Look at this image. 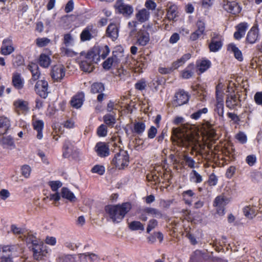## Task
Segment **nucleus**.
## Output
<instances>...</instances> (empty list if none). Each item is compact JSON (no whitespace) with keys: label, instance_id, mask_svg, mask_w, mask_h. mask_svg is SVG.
Here are the masks:
<instances>
[{"label":"nucleus","instance_id":"f257e3e1","mask_svg":"<svg viewBox=\"0 0 262 262\" xmlns=\"http://www.w3.org/2000/svg\"><path fill=\"white\" fill-rule=\"evenodd\" d=\"M198 133L192 134L190 132H185L180 128H173L171 139L174 144L180 147H188L195 145L199 142Z\"/></svg>","mask_w":262,"mask_h":262},{"label":"nucleus","instance_id":"f03ea898","mask_svg":"<svg viewBox=\"0 0 262 262\" xmlns=\"http://www.w3.org/2000/svg\"><path fill=\"white\" fill-rule=\"evenodd\" d=\"M132 207L130 203L124 202L121 204L107 205L105 206L104 209L113 223H119L129 212Z\"/></svg>","mask_w":262,"mask_h":262},{"label":"nucleus","instance_id":"7ed1b4c3","mask_svg":"<svg viewBox=\"0 0 262 262\" xmlns=\"http://www.w3.org/2000/svg\"><path fill=\"white\" fill-rule=\"evenodd\" d=\"M128 97L123 96L118 101V103H115L110 101L107 105V110L112 112L114 115L120 114L125 115L133 113L132 106L128 105Z\"/></svg>","mask_w":262,"mask_h":262},{"label":"nucleus","instance_id":"20e7f679","mask_svg":"<svg viewBox=\"0 0 262 262\" xmlns=\"http://www.w3.org/2000/svg\"><path fill=\"white\" fill-rule=\"evenodd\" d=\"M118 148L119 152L115 154L111 163L118 169L123 170L128 166L129 157L126 150L120 149V147Z\"/></svg>","mask_w":262,"mask_h":262},{"label":"nucleus","instance_id":"39448f33","mask_svg":"<svg viewBox=\"0 0 262 262\" xmlns=\"http://www.w3.org/2000/svg\"><path fill=\"white\" fill-rule=\"evenodd\" d=\"M110 52L107 46H95L88 52L89 59L93 60V62H98L100 58L105 59Z\"/></svg>","mask_w":262,"mask_h":262},{"label":"nucleus","instance_id":"423d86ee","mask_svg":"<svg viewBox=\"0 0 262 262\" xmlns=\"http://www.w3.org/2000/svg\"><path fill=\"white\" fill-rule=\"evenodd\" d=\"M174 163L178 164L182 167L187 166L191 169L196 167L195 160L185 151L178 155L177 159H174Z\"/></svg>","mask_w":262,"mask_h":262},{"label":"nucleus","instance_id":"0eeeda50","mask_svg":"<svg viewBox=\"0 0 262 262\" xmlns=\"http://www.w3.org/2000/svg\"><path fill=\"white\" fill-rule=\"evenodd\" d=\"M116 11L123 16L128 17L133 13V8L132 6L125 4L123 0H117L114 5Z\"/></svg>","mask_w":262,"mask_h":262},{"label":"nucleus","instance_id":"6e6552de","mask_svg":"<svg viewBox=\"0 0 262 262\" xmlns=\"http://www.w3.org/2000/svg\"><path fill=\"white\" fill-rule=\"evenodd\" d=\"M226 199L222 195L217 196L213 203V206L216 208V213L220 216L225 214V206L227 202Z\"/></svg>","mask_w":262,"mask_h":262},{"label":"nucleus","instance_id":"1a4fd4ad","mask_svg":"<svg viewBox=\"0 0 262 262\" xmlns=\"http://www.w3.org/2000/svg\"><path fill=\"white\" fill-rule=\"evenodd\" d=\"M189 99L188 93L184 90H180L174 95L172 104L175 106H181L187 103Z\"/></svg>","mask_w":262,"mask_h":262},{"label":"nucleus","instance_id":"9d476101","mask_svg":"<svg viewBox=\"0 0 262 262\" xmlns=\"http://www.w3.org/2000/svg\"><path fill=\"white\" fill-rule=\"evenodd\" d=\"M66 69L62 64H57L53 67L51 75L55 81H60L65 76Z\"/></svg>","mask_w":262,"mask_h":262},{"label":"nucleus","instance_id":"9b49d317","mask_svg":"<svg viewBox=\"0 0 262 262\" xmlns=\"http://www.w3.org/2000/svg\"><path fill=\"white\" fill-rule=\"evenodd\" d=\"M48 83L44 80L37 81L35 85V90L36 93L43 98H46L48 96L49 92Z\"/></svg>","mask_w":262,"mask_h":262},{"label":"nucleus","instance_id":"f8f14e48","mask_svg":"<svg viewBox=\"0 0 262 262\" xmlns=\"http://www.w3.org/2000/svg\"><path fill=\"white\" fill-rule=\"evenodd\" d=\"M95 149L99 157L105 158L110 155V147L107 143L99 142L95 145Z\"/></svg>","mask_w":262,"mask_h":262},{"label":"nucleus","instance_id":"ddd939ff","mask_svg":"<svg viewBox=\"0 0 262 262\" xmlns=\"http://www.w3.org/2000/svg\"><path fill=\"white\" fill-rule=\"evenodd\" d=\"M219 85L216 86V104L214 109L215 112L217 115H223L224 113V106H223V93L219 91Z\"/></svg>","mask_w":262,"mask_h":262},{"label":"nucleus","instance_id":"4468645a","mask_svg":"<svg viewBox=\"0 0 262 262\" xmlns=\"http://www.w3.org/2000/svg\"><path fill=\"white\" fill-rule=\"evenodd\" d=\"M223 8L225 10L234 15L238 14L241 10L239 6L235 2L224 1Z\"/></svg>","mask_w":262,"mask_h":262},{"label":"nucleus","instance_id":"2eb2a0df","mask_svg":"<svg viewBox=\"0 0 262 262\" xmlns=\"http://www.w3.org/2000/svg\"><path fill=\"white\" fill-rule=\"evenodd\" d=\"M136 38V45L145 46L149 41V34L145 30H140L137 33Z\"/></svg>","mask_w":262,"mask_h":262},{"label":"nucleus","instance_id":"dca6fc26","mask_svg":"<svg viewBox=\"0 0 262 262\" xmlns=\"http://www.w3.org/2000/svg\"><path fill=\"white\" fill-rule=\"evenodd\" d=\"M84 100V94L82 92L78 93L74 96L70 101L71 106L75 108H80Z\"/></svg>","mask_w":262,"mask_h":262},{"label":"nucleus","instance_id":"f3484780","mask_svg":"<svg viewBox=\"0 0 262 262\" xmlns=\"http://www.w3.org/2000/svg\"><path fill=\"white\" fill-rule=\"evenodd\" d=\"M150 13L148 10L143 8L139 10L135 14L136 21L141 24L143 23L149 19Z\"/></svg>","mask_w":262,"mask_h":262},{"label":"nucleus","instance_id":"a211bd4d","mask_svg":"<svg viewBox=\"0 0 262 262\" xmlns=\"http://www.w3.org/2000/svg\"><path fill=\"white\" fill-rule=\"evenodd\" d=\"M258 35L259 31L257 27L253 26L248 32L246 40L249 43H254L257 40Z\"/></svg>","mask_w":262,"mask_h":262},{"label":"nucleus","instance_id":"6ab92c4d","mask_svg":"<svg viewBox=\"0 0 262 262\" xmlns=\"http://www.w3.org/2000/svg\"><path fill=\"white\" fill-rule=\"evenodd\" d=\"M88 53L86 55V59L82 61L80 63V68L82 71L85 72L90 73L92 72L94 69V64L97 62H93V60L89 59Z\"/></svg>","mask_w":262,"mask_h":262},{"label":"nucleus","instance_id":"aec40b11","mask_svg":"<svg viewBox=\"0 0 262 262\" xmlns=\"http://www.w3.org/2000/svg\"><path fill=\"white\" fill-rule=\"evenodd\" d=\"M14 105L19 113L26 114L28 112V102L18 99L14 102Z\"/></svg>","mask_w":262,"mask_h":262},{"label":"nucleus","instance_id":"412c9836","mask_svg":"<svg viewBox=\"0 0 262 262\" xmlns=\"http://www.w3.org/2000/svg\"><path fill=\"white\" fill-rule=\"evenodd\" d=\"M222 43L217 35H215L211 38L209 44L210 51L215 52L222 47Z\"/></svg>","mask_w":262,"mask_h":262},{"label":"nucleus","instance_id":"4be33fe9","mask_svg":"<svg viewBox=\"0 0 262 262\" xmlns=\"http://www.w3.org/2000/svg\"><path fill=\"white\" fill-rule=\"evenodd\" d=\"M12 83L14 87L17 90H20L23 88L24 80L20 74L17 72L13 74Z\"/></svg>","mask_w":262,"mask_h":262},{"label":"nucleus","instance_id":"5701e85b","mask_svg":"<svg viewBox=\"0 0 262 262\" xmlns=\"http://www.w3.org/2000/svg\"><path fill=\"white\" fill-rule=\"evenodd\" d=\"M33 129L37 131L36 138L41 140L43 138L42 130L44 127V122L40 120H37L32 123Z\"/></svg>","mask_w":262,"mask_h":262},{"label":"nucleus","instance_id":"b1692460","mask_svg":"<svg viewBox=\"0 0 262 262\" xmlns=\"http://www.w3.org/2000/svg\"><path fill=\"white\" fill-rule=\"evenodd\" d=\"M10 123L9 120L4 116H0V136L5 134L9 128Z\"/></svg>","mask_w":262,"mask_h":262},{"label":"nucleus","instance_id":"393cba45","mask_svg":"<svg viewBox=\"0 0 262 262\" xmlns=\"http://www.w3.org/2000/svg\"><path fill=\"white\" fill-rule=\"evenodd\" d=\"M61 195L63 198L66 199L71 203H74L77 201L74 194L67 187H64L61 188Z\"/></svg>","mask_w":262,"mask_h":262},{"label":"nucleus","instance_id":"a878e982","mask_svg":"<svg viewBox=\"0 0 262 262\" xmlns=\"http://www.w3.org/2000/svg\"><path fill=\"white\" fill-rule=\"evenodd\" d=\"M144 211L148 215H151L152 217L159 219H163L165 217V214L160 210L152 207H145L144 208Z\"/></svg>","mask_w":262,"mask_h":262},{"label":"nucleus","instance_id":"bb28decb","mask_svg":"<svg viewBox=\"0 0 262 262\" xmlns=\"http://www.w3.org/2000/svg\"><path fill=\"white\" fill-rule=\"evenodd\" d=\"M80 262H96L98 256L94 253H85L79 254Z\"/></svg>","mask_w":262,"mask_h":262},{"label":"nucleus","instance_id":"cd10ccee","mask_svg":"<svg viewBox=\"0 0 262 262\" xmlns=\"http://www.w3.org/2000/svg\"><path fill=\"white\" fill-rule=\"evenodd\" d=\"M248 25L246 23H242L238 24L237 27V31L234 33V36L236 39H239L245 34L246 31L247 29Z\"/></svg>","mask_w":262,"mask_h":262},{"label":"nucleus","instance_id":"c85d7f7f","mask_svg":"<svg viewBox=\"0 0 262 262\" xmlns=\"http://www.w3.org/2000/svg\"><path fill=\"white\" fill-rule=\"evenodd\" d=\"M106 33L113 40L117 39L118 36V29L117 25L113 23L110 24L107 27Z\"/></svg>","mask_w":262,"mask_h":262},{"label":"nucleus","instance_id":"c756f323","mask_svg":"<svg viewBox=\"0 0 262 262\" xmlns=\"http://www.w3.org/2000/svg\"><path fill=\"white\" fill-rule=\"evenodd\" d=\"M13 51L14 48L12 47L10 40L8 39L4 40L1 47L2 54L5 55H9Z\"/></svg>","mask_w":262,"mask_h":262},{"label":"nucleus","instance_id":"7c9ffc66","mask_svg":"<svg viewBox=\"0 0 262 262\" xmlns=\"http://www.w3.org/2000/svg\"><path fill=\"white\" fill-rule=\"evenodd\" d=\"M202 134L204 137L210 142H213L216 138V134L215 130L211 126L208 127L207 129H205Z\"/></svg>","mask_w":262,"mask_h":262},{"label":"nucleus","instance_id":"2f4dec72","mask_svg":"<svg viewBox=\"0 0 262 262\" xmlns=\"http://www.w3.org/2000/svg\"><path fill=\"white\" fill-rule=\"evenodd\" d=\"M12 256V248L9 245H0V258Z\"/></svg>","mask_w":262,"mask_h":262},{"label":"nucleus","instance_id":"473e14b6","mask_svg":"<svg viewBox=\"0 0 262 262\" xmlns=\"http://www.w3.org/2000/svg\"><path fill=\"white\" fill-rule=\"evenodd\" d=\"M57 262H78L76 255L75 254H63L59 256L56 258Z\"/></svg>","mask_w":262,"mask_h":262},{"label":"nucleus","instance_id":"72a5a7b5","mask_svg":"<svg viewBox=\"0 0 262 262\" xmlns=\"http://www.w3.org/2000/svg\"><path fill=\"white\" fill-rule=\"evenodd\" d=\"M74 148L73 145L69 140H66L63 144L62 156L64 158H69V151Z\"/></svg>","mask_w":262,"mask_h":262},{"label":"nucleus","instance_id":"f704fd0d","mask_svg":"<svg viewBox=\"0 0 262 262\" xmlns=\"http://www.w3.org/2000/svg\"><path fill=\"white\" fill-rule=\"evenodd\" d=\"M1 142L4 148L12 149L15 147L13 138L10 136L4 137Z\"/></svg>","mask_w":262,"mask_h":262},{"label":"nucleus","instance_id":"c9c22d12","mask_svg":"<svg viewBox=\"0 0 262 262\" xmlns=\"http://www.w3.org/2000/svg\"><path fill=\"white\" fill-rule=\"evenodd\" d=\"M178 7L172 5L168 7L167 9V17L169 20H173L178 16Z\"/></svg>","mask_w":262,"mask_h":262},{"label":"nucleus","instance_id":"e433bc0d","mask_svg":"<svg viewBox=\"0 0 262 262\" xmlns=\"http://www.w3.org/2000/svg\"><path fill=\"white\" fill-rule=\"evenodd\" d=\"M192 89L194 91L196 92L195 94L200 100L203 101L205 100L206 96V93L204 87L200 85H196L194 86H192Z\"/></svg>","mask_w":262,"mask_h":262},{"label":"nucleus","instance_id":"4c0bfd02","mask_svg":"<svg viewBox=\"0 0 262 262\" xmlns=\"http://www.w3.org/2000/svg\"><path fill=\"white\" fill-rule=\"evenodd\" d=\"M28 68L32 73V79L33 80H37L40 77V72L39 71V68L37 64L32 63L30 64Z\"/></svg>","mask_w":262,"mask_h":262},{"label":"nucleus","instance_id":"58836bf2","mask_svg":"<svg viewBox=\"0 0 262 262\" xmlns=\"http://www.w3.org/2000/svg\"><path fill=\"white\" fill-rule=\"evenodd\" d=\"M51 59L49 55L42 53L40 55L39 58V65L45 68H48L51 64Z\"/></svg>","mask_w":262,"mask_h":262},{"label":"nucleus","instance_id":"ea45409f","mask_svg":"<svg viewBox=\"0 0 262 262\" xmlns=\"http://www.w3.org/2000/svg\"><path fill=\"white\" fill-rule=\"evenodd\" d=\"M163 234L162 232H154L152 234L150 235L147 237V241L148 243L150 244L154 243L156 241V239L157 238L160 243H162L163 241Z\"/></svg>","mask_w":262,"mask_h":262},{"label":"nucleus","instance_id":"a19ab883","mask_svg":"<svg viewBox=\"0 0 262 262\" xmlns=\"http://www.w3.org/2000/svg\"><path fill=\"white\" fill-rule=\"evenodd\" d=\"M228 50L234 53L235 57L239 61L243 60V55L241 51L233 43H230L228 46Z\"/></svg>","mask_w":262,"mask_h":262},{"label":"nucleus","instance_id":"79ce46f5","mask_svg":"<svg viewBox=\"0 0 262 262\" xmlns=\"http://www.w3.org/2000/svg\"><path fill=\"white\" fill-rule=\"evenodd\" d=\"M189 180L191 182L198 184L203 181V178L195 170L192 169L189 174Z\"/></svg>","mask_w":262,"mask_h":262},{"label":"nucleus","instance_id":"37998d69","mask_svg":"<svg viewBox=\"0 0 262 262\" xmlns=\"http://www.w3.org/2000/svg\"><path fill=\"white\" fill-rule=\"evenodd\" d=\"M145 124L143 122H135L133 132L138 135H141L145 131Z\"/></svg>","mask_w":262,"mask_h":262},{"label":"nucleus","instance_id":"c03bdc74","mask_svg":"<svg viewBox=\"0 0 262 262\" xmlns=\"http://www.w3.org/2000/svg\"><path fill=\"white\" fill-rule=\"evenodd\" d=\"M191 55L189 53L184 54L181 58L178 59L172 64V67L176 69L182 66L188 59L190 58Z\"/></svg>","mask_w":262,"mask_h":262},{"label":"nucleus","instance_id":"a18cd8bd","mask_svg":"<svg viewBox=\"0 0 262 262\" xmlns=\"http://www.w3.org/2000/svg\"><path fill=\"white\" fill-rule=\"evenodd\" d=\"M92 29V27H88L82 31L80 34V38L82 41H84L91 39L92 34L91 32Z\"/></svg>","mask_w":262,"mask_h":262},{"label":"nucleus","instance_id":"49530a36","mask_svg":"<svg viewBox=\"0 0 262 262\" xmlns=\"http://www.w3.org/2000/svg\"><path fill=\"white\" fill-rule=\"evenodd\" d=\"M128 227L132 231H143L144 230V225L140 222L136 221L131 222L129 224Z\"/></svg>","mask_w":262,"mask_h":262},{"label":"nucleus","instance_id":"de8ad7c7","mask_svg":"<svg viewBox=\"0 0 262 262\" xmlns=\"http://www.w3.org/2000/svg\"><path fill=\"white\" fill-rule=\"evenodd\" d=\"M238 102V98L235 95L228 96L226 100V105L228 107L231 108L237 105Z\"/></svg>","mask_w":262,"mask_h":262},{"label":"nucleus","instance_id":"09e8293b","mask_svg":"<svg viewBox=\"0 0 262 262\" xmlns=\"http://www.w3.org/2000/svg\"><path fill=\"white\" fill-rule=\"evenodd\" d=\"M197 64L198 69L201 73H203L207 70L211 65V63L208 60H202L198 62Z\"/></svg>","mask_w":262,"mask_h":262},{"label":"nucleus","instance_id":"8fccbe9b","mask_svg":"<svg viewBox=\"0 0 262 262\" xmlns=\"http://www.w3.org/2000/svg\"><path fill=\"white\" fill-rule=\"evenodd\" d=\"M103 121L108 127L112 128L116 122V119L115 116H104Z\"/></svg>","mask_w":262,"mask_h":262},{"label":"nucleus","instance_id":"3c124183","mask_svg":"<svg viewBox=\"0 0 262 262\" xmlns=\"http://www.w3.org/2000/svg\"><path fill=\"white\" fill-rule=\"evenodd\" d=\"M105 171V167L103 165L96 164L94 165L91 170L93 173H97L99 175H103Z\"/></svg>","mask_w":262,"mask_h":262},{"label":"nucleus","instance_id":"603ef678","mask_svg":"<svg viewBox=\"0 0 262 262\" xmlns=\"http://www.w3.org/2000/svg\"><path fill=\"white\" fill-rule=\"evenodd\" d=\"M104 90V85L101 83H94L91 86V92L94 94L102 93Z\"/></svg>","mask_w":262,"mask_h":262},{"label":"nucleus","instance_id":"864d4df0","mask_svg":"<svg viewBox=\"0 0 262 262\" xmlns=\"http://www.w3.org/2000/svg\"><path fill=\"white\" fill-rule=\"evenodd\" d=\"M43 243L39 241L38 242L36 243L35 244L31 245L29 247V248H31L33 253V257H37L38 253L37 252L38 250H40L41 248H43Z\"/></svg>","mask_w":262,"mask_h":262},{"label":"nucleus","instance_id":"5fc2aeb1","mask_svg":"<svg viewBox=\"0 0 262 262\" xmlns=\"http://www.w3.org/2000/svg\"><path fill=\"white\" fill-rule=\"evenodd\" d=\"M117 57L116 56H113L111 57L107 58L103 63V67L105 69H110L113 63L117 61Z\"/></svg>","mask_w":262,"mask_h":262},{"label":"nucleus","instance_id":"6e6d98bb","mask_svg":"<svg viewBox=\"0 0 262 262\" xmlns=\"http://www.w3.org/2000/svg\"><path fill=\"white\" fill-rule=\"evenodd\" d=\"M31 170V167L27 164L23 165L21 167V173L25 178H29Z\"/></svg>","mask_w":262,"mask_h":262},{"label":"nucleus","instance_id":"4d7b16f0","mask_svg":"<svg viewBox=\"0 0 262 262\" xmlns=\"http://www.w3.org/2000/svg\"><path fill=\"white\" fill-rule=\"evenodd\" d=\"M51 40L47 37L38 38L36 39V45L38 47H43L50 43Z\"/></svg>","mask_w":262,"mask_h":262},{"label":"nucleus","instance_id":"13d9d810","mask_svg":"<svg viewBox=\"0 0 262 262\" xmlns=\"http://www.w3.org/2000/svg\"><path fill=\"white\" fill-rule=\"evenodd\" d=\"M218 178L214 173H211L208 177L207 183L209 186H214L217 185Z\"/></svg>","mask_w":262,"mask_h":262},{"label":"nucleus","instance_id":"bf43d9fd","mask_svg":"<svg viewBox=\"0 0 262 262\" xmlns=\"http://www.w3.org/2000/svg\"><path fill=\"white\" fill-rule=\"evenodd\" d=\"M116 75L120 77V79H124L129 75V72L123 68L120 67L117 69Z\"/></svg>","mask_w":262,"mask_h":262},{"label":"nucleus","instance_id":"052dcab7","mask_svg":"<svg viewBox=\"0 0 262 262\" xmlns=\"http://www.w3.org/2000/svg\"><path fill=\"white\" fill-rule=\"evenodd\" d=\"M244 215L248 218H253L255 216V211L250 206H246L243 209Z\"/></svg>","mask_w":262,"mask_h":262},{"label":"nucleus","instance_id":"680f3d73","mask_svg":"<svg viewBox=\"0 0 262 262\" xmlns=\"http://www.w3.org/2000/svg\"><path fill=\"white\" fill-rule=\"evenodd\" d=\"M158 225V222L157 220L155 219H150L148 223V225L146 228V232L147 233H149L150 232L154 229H155Z\"/></svg>","mask_w":262,"mask_h":262},{"label":"nucleus","instance_id":"e2e57ef3","mask_svg":"<svg viewBox=\"0 0 262 262\" xmlns=\"http://www.w3.org/2000/svg\"><path fill=\"white\" fill-rule=\"evenodd\" d=\"M48 184L53 191H57L62 186V183L59 181H49Z\"/></svg>","mask_w":262,"mask_h":262},{"label":"nucleus","instance_id":"0e129e2a","mask_svg":"<svg viewBox=\"0 0 262 262\" xmlns=\"http://www.w3.org/2000/svg\"><path fill=\"white\" fill-rule=\"evenodd\" d=\"M235 138L240 143L243 144H245L247 141L246 135L242 132H239L237 133L235 136Z\"/></svg>","mask_w":262,"mask_h":262},{"label":"nucleus","instance_id":"69168bd1","mask_svg":"<svg viewBox=\"0 0 262 262\" xmlns=\"http://www.w3.org/2000/svg\"><path fill=\"white\" fill-rule=\"evenodd\" d=\"M40 240L38 239L35 236L32 234H28L26 237V242L28 245L31 244V245L35 244Z\"/></svg>","mask_w":262,"mask_h":262},{"label":"nucleus","instance_id":"338daca9","mask_svg":"<svg viewBox=\"0 0 262 262\" xmlns=\"http://www.w3.org/2000/svg\"><path fill=\"white\" fill-rule=\"evenodd\" d=\"M97 133L99 137L106 136L107 133L106 126L104 124H101L97 128Z\"/></svg>","mask_w":262,"mask_h":262},{"label":"nucleus","instance_id":"774afa93","mask_svg":"<svg viewBox=\"0 0 262 262\" xmlns=\"http://www.w3.org/2000/svg\"><path fill=\"white\" fill-rule=\"evenodd\" d=\"M190 66H189L186 69L182 71L181 76L182 78L188 79L192 76L193 72L190 69Z\"/></svg>","mask_w":262,"mask_h":262}]
</instances>
